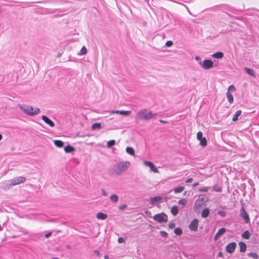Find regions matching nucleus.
<instances>
[{
    "mask_svg": "<svg viewBox=\"0 0 259 259\" xmlns=\"http://www.w3.org/2000/svg\"><path fill=\"white\" fill-rule=\"evenodd\" d=\"M198 191L199 192H207L208 191V189L207 187H204L202 188H199L198 189Z\"/></svg>",
    "mask_w": 259,
    "mask_h": 259,
    "instance_id": "43",
    "label": "nucleus"
},
{
    "mask_svg": "<svg viewBox=\"0 0 259 259\" xmlns=\"http://www.w3.org/2000/svg\"><path fill=\"white\" fill-rule=\"evenodd\" d=\"M218 256H219V257H223V253H222V251H220L218 254Z\"/></svg>",
    "mask_w": 259,
    "mask_h": 259,
    "instance_id": "51",
    "label": "nucleus"
},
{
    "mask_svg": "<svg viewBox=\"0 0 259 259\" xmlns=\"http://www.w3.org/2000/svg\"><path fill=\"white\" fill-rule=\"evenodd\" d=\"M60 56H61V54H58V57H60Z\"/></svg>",
    "mask_w": 259,
    "mask_h": 259,
    "instance_id": "62",
    "label": "nucleus"
},
{
    "mask_svg": "<svg viewBox=\"0 0 259 259\" xmlns=\"http://www.w3.org/2000/svg\"><path fill=\"white\" fill-rule=\"evenodd\" d=\"M95 253L96 254H97V255H99V254H100L99 251L98 250H95Z\"/></svg>",
    "mask_w": 259,
    "mask_h": 259,
    "instance_id": "58",
    "label": "nucleus"
},
{
    "mask_svg": "<svg viewBox=\"0 0 259 259\" xmlns=\"http://www.w3.org/2000/svg\"><path fill=\"white\" fill-rule=\"evenodd\" d=\"M199 185L198 182H196L194 184H193V187H195Z\"/></svg>",
    "mask_w": 259,
    "mask_h": 259,
    "instance_id": "55",
    "label": "nucleus"
},
{
    "mask_svg": "<svg viewBox=\"0 0 259 259\" xmlns=\"http://www.w3.org/2000/svg\"><path fill=\"white\" fill-rule=\"evenodd\" d=\"M210 214V210L208 208H204L201 212V217L203 218H206Z\"/></svg>",
    "mask_w": 259,
    "mask_h": 259,
    "instance_id": "12",
    "label": "nucleus"
},
{
    "mask_svg": "<svg viewBox=\"0 0 259 259\" xmlns=\"http://www.w3.org/2000/svg\"><path fill=\"white\" fill-rule=\"evenodd\" d=\"M92 128L93 130H100L102 128V124L101 123L96 122L92 124Z\"/></svg>",
    "mask_w": 259,
    "mask_h": 259,
    "instance_id": "23",
    "label": "nucleus"
},
{
    "mask_svg": "<svg viewBox=\"0 0 259 259\" xmlns=\"http://www.w3.org/2000/svg\"><path fill=\"white\" fill-rule=\"evenodd\" d=\"M226 229L225 228L222 227V228L218 230L217 233L219 235L221 236L223 235L226 232Z\"/></svg>",
    "mask_w": 259,
    "mask_h": 259,
    "instance_id": "34",
    "label": "nucleus"
},
{
    "mask_svg": "<svg viewBox=\"0 0 259 259\" xmlns=\"http://www.w3.org/2000/svg\"><path fill=\"white\" fill-rule=\"evenodd\" d=\"M146 213L147 215H149V214H151V212H150V211H148V210H147V211H146Z\"/></svg>",
    "mask_w": 259,
    "mask_h": 259,
    "instance_id": "57",
    "label": "nucleus"
},
{
    "mask_svg": "<svg viewBox=\"0 0 259 259\" xmlns=\"http://www.w3.org/2000/svg\"><path fill=\"white\" fill-rule=\"evenodd\" d=\"M87 49L84 46H83L80 50V53H78V55H85L87 54Z\"/></svg>",
    "mask_w": 259,
    "mask_h": 259,
    "instance_id": "35",
    "label": "nucleus"
},
{
    "mask_svg": "<svg viewBox=\"0 0 259 259\" xmlns=\"http://www.w3.org/2000/svg\"><path fill=\"white\" fill-rule=\"evenodd\" d=\"M3 139L2 135L0 134V141Z\"/></svg>",
    "mask_w": 259,
    "mask_h": 259,
    "instance_id": "60",
    "label": "nucleus"
},
{
    "mask_svg": "<svg viewBox=\"0 0 259 259\" xmlns=\"http://www.w3.org/2000/svg\"><path fill=\"white\" fill-rule=\"evenodd\" d=\"M162 199L161 196H155L150 198V203L152 205H154L155 202L159 201Z\"/></svg>",
    "mask_w": 259,
    "mask_h": 259,
    "instance_id": "16",
    "label": "nucleus"
},
{
    "mask_svg": "<svg viewBox=\"0 0 259 259\" xmlns=\"http://www.w3.org/2000/svg\"><path fill=\"white\" fill-rule=\"evenodd\" d=\"M200 141V145L202 147H205L207 145V140L206 138L203 137L199 140Z\"/></svg>",
    "mask_w": 259,
    "mask_h": 259,
    "instance_id": "27",
    "label": "nucleus"
},
{
    "mask_svg": "<svg viewBox=\"0 0 259 259\" xmlns=\"http://www.w3.org/2000/svg\"><path fill=\"white\" fill-rule=\"evenodd\" d=\"M236 90L235 87L233 85H231L229 87L228 89V91H235Z\"/></svg>",
    "mask_w": 259,
    "mask_h": 259,
    "instance_id": "40",
    "label": "nucleus"
},
{
    "mask_svg": "<svg viewBox=\"0 0 259 259\" xmlns=\"http://www.w3.org/2000/svg\"><path fill=\"white\" fill-rule=\"evenodd\" d=\"M52 232H49L48 233H47L46 234H45V237L46 238H48L50 237L52 235Z\"/></svg>",
    "mask_w": 259,
    "mask_h": 259,
    "instance_id": "47",
    "label": "nucleus"
},
{
    "mask_svg": "<svg viewBox=\"0 0 259 259\" xmlns=\"http://www.w3.org/2000/svg\"><path fill=\"white\" fill-rule=\"evenodd\" d=\"M242 111L241 110H237L234 114L233 118V121H236L238 119V117L241 114Z\"/></svg>",
    "mask_w": 259,
    "mask_h": 259,
    "instance_id": "18",
    "label": "nucleus"
},
{
    "mask_svg": "<svg viewBox=\"0 0 259 259\" xmlns=\"http://www.w3.org/2000/svg\"><path fill=\"white\" fill-rule=\"evenodd\" d=\"M64 149L66 153H72L75 150L74 147L70 145H68L65 146Z\"/></svg>",
    "mask_w": 259,
    "mask_h": 259,
    "instance_id": "14",
    "label": "nucleus"
},
{
    "mask_svg": "<svg viewBox=\"0 0 259 259\" xmlns=\"http://www.w3.org/2000/svg\"><path fill=\"white\" fill-rule=\"evenodd\" d=\"M109 258V257L107 255H105L104 256V259H108Z\"/></svg>",
    "mask_w": 259,
    "mask_h": 259,
    "instance_id": "59",
    "label": "nucleus"
},
{
    "mask_svg": "<svg viewBox=\"0 0 259 259\" xmlns=\"http://www.w3.org/2000/svg\"><path fill=\"white\" fill-rule=\"evenodd\" d=\"M241 236L245 239H248L250 238V234L248 230H246L242 234Z\"/></svg>",
    "mask_w": 259,
    "mask_h": 259,
    "instance_id": "24",
    "label": "nucleus"
},
{
    "mask_svg": "<svg viewBox=\"0 0 259 259\" xmlns=\"http://www.w3.org/2000/svg\"><path fill=\"white\" fill-rule=\"evenodd\" d=\"M195 59L196 60H197V61H198V62L201 61V58L199 56H195Z\"/></svg>",
    "mask_w": 259,
    "mask_h": 259,
    "instance_id": "49",
    "label": "nucleus"
},
{
    "mask_svg": "<svg viewBox=\"0 0 259 259\" xmlns=\"http://www.w3.org/2000/svg\"><path fill=\"white\" fill-rule=\"evenodd\" d=\"M118 111V113H117V114H120L121 115H129L130 113H131V111H127V110H126V111H124V110H117Z\"/></svg>",
    "mask_w": 259,
    "mask_h": 259,
    "instance_id": "31",
    "label": "nucleus"
},
{
    "mask_svg": "<svg viewBox=\"0 0 259 259\" xmlns=\"http://www.w3.org/2000/svg\"><path fill=\"white\" fill-rule=\"evenodd\" d=\"M41 119L46 123L49 125L51 127H54L55 126L54 122L50 118H49L47 116L42 115Z\"/></svg>",
    "mask_w": 259,
    "mask_h": 259,
    "instance_id": "11",
    "label": "nucleus"
},
{
    "mask_svg": "<svg viewBox=\"0 0 259 259\" xmlns=\"http://www.w3.org/2000/svg\"><path fill=\"white\" fill-rule=\"evenodd\" d=\"M126 207L127 205L126 204H123L119 207V209L121 210H122L124 209Z\"/></svg>",
    "mask_w": 259,
    "mask_h": 259,
    "instance_id": "44",
    "label": "nucleus"
},
{
    "mask_svg": "<svg viewBox=\"0 0 259 259\" xmlns=\"http://www.w3.org/2000/svg\"><path fill=\"white\" fill-rule=\"evenodd\" d=\"M2 229V228L1 227V225H0V230H1Z\"/></svg>",
    "mask_w": 259,
    "mask_h": 259,
    "instance_id": "63",
    "label": "nucleus"
},
{
    "mask_svg": "<svg viewBox=\"0 0 259 259\" xmlns=\"http://www.w3.org/2000/svg\"><path fill=\"white\" fill-rule=\"evenodd\" d=\"M240 247V251L241 252H245L246 250V244L242 241H240L238 243Z\"/></svg>",
    "mask_w": 259,
    "mask_h": 259,
    "instance_id": "13",
    "label": "nucleus"
},
{
    "mask_svg": "<svg viewBox=\"0 0 259 259\" xmlns=\"http://www.w3.org/2000/svg\"><path fill=\"white\" fill-rule=\"evenodd\" d=\"M130 163L129 161H122L113 166V170L117 175H120L122 172L126 170L129 167Z\"/></svg>",
    "mask_w": 259,
    "mask_h": 259,
    "instance_id": "2",
    "label": "nucleus"
},
{
    "mask_svg": "<svg viewBox=\"0 0 259 259\" xmlns=\"http://www.w3.org/2000/svg\"><path fill=\"white\" fill-rule=\"evenodd\" d=\"M198 220L196 219L193 220L189 225V228L193 231H196L198 229Z\"/></svg>",
    "mask_w": 259,
    "mask_h": 259,
    "instance_id": "9",
    "label": "nucleus"
},
{
    "mask_svg": "<svg viewBox=\"0 0 259 259\" xmlns=\"http://www.w3.org/2000/svg\"><path fill=\"white\" fill-rule=\"evenodd\" d=\"M203 137V134L201 132L199 131L197 133V139L198 140H199L201 138H202Z\"/></svg>",
    "mask_w": 259,
    "mask_h": 259,
    "instance_id": "38",
    "label": "nucleus"
},
{
    "mask_svg": "<svg viewBox=\"0 0 259 259\" xmlns=\"http://www.w3.org/2000/svg\"><path fill=\"white\" fill-rule=\"evenodd\" d=\"M175 226H176L175 223L171 222V223H170L168 224V228L169 229H172V228H174L175 227Z\"/></svg>",
    "mask_w": 259,
    "mask_h": 259,
    "instance_id": "45",
    "label": "nucleus"
},
{
    "mask_svg": "<svg viewBox=\"0 0 259 259\" xmlns=\"http://www.w3.org/2000/svg\"><path fill=\"white\" fill-rule=\"evenodd\" d=\"M186 194H187V191H185L184 193V195H186Z\"/></svg>",
    "mask_w": 259,
    "mask_h": 259,
    "instance_id": "61",
    "label": "nucleus"
},
{
    "mask_svg": "<svg viewBox=\"0 0 259 259\" xmlns=\"http://www.w3.org/2000/svg\"><path fill=\"white\" fill-rule=\"evenodd\" d=\"M198 63L206 70L209 69L213 67V62L210 59H205L203 62L200 61Z\"/></svg>",
    "mask_w": 259,
    "mask_h": 259,
    "instance_id": "5",
    "label": "nucleus"
},
{
    "mask_svg": "<svg viewBox=\"0 0 259 259\" xmlns=\"http://www.w3.org/2000/svg\"><path fill=\"white\" fill-rule=\"evenodd\" d=\"M218 214L222 217H225L227 215V212L224 210H220L218 211Z\"/></svg>",
    "mask_w": 259,
    "mask_h": 259,
    "instance_id": "36",
    "label": "nucleus"
},
{
    "mask_svg": "<svg viewBox=\"0 0 259 259\" xmlns=\"http://www.w3.org/2000/svg\"><path fill=\"white\" fill-rule=\"evenodd\" d=\"M160 236L164 238H167L168 237V233L164 231H160L159 232Z\"/></svg>",
    "mask_w": 259,
    "mask_h": 259,
    "instance_id": "37",
    "label": "nucleus"
},
{
    "mask_svg": "<svg viewBox=\"0 0 259 259\" xmlns=\"http://www.w3.org/2000/svg\"><path fill=\"white\" fill-rule=\"evenodd\" d=\"M102 191V195L104 196H107V193L105 191V190L104 189H102L101 190Z\"/></svg>",
    "mask_w": 259,
    "mask_h": 259,
    "instance_id": "46",
    "label": "nucleus"
},
{
    "mask_svg": "<svg viewBox=\"0 0 259 259\" xmlns=\"http://www.w3.org/2000/svg\"><path fill=\"white\" fill-rule=\"evenodd\" d=\"M144 163L145 165L149 166L150 168V170L155 173L158 172V170L157 167L154 165L153 162L149 161H145Z\"/></svg>",
    "mask_w": 259,
    "mask_h": 259,
    "instance_id": "10",
    "label": "nucleus"
},
{
    "mask_svg": "<svg viewBox=\"0 0 259 259\" xmlns=\"http://www.w3.org/2000/svg\"><path fill=\"white\" fill-rule=\"evenodd\" d=\"M185 188L184 186H179L178 187H176L174 189V192L175 193H179L182 192L184 190Z\"/></svg>",
    "mask_w": 259,
    "mask_h": 259,
    "instance_id": "28",
    "label": "nucleus"
},
{
    "mask_svg": "<svg viewBox=\"0 0 259 259\" xmlns=\"http://www.w3.org/2000/svg\"><path fill=\"white\" fill-rule=\"evenodd\" d=\"M237 246V244L235 242H232L228 244L226 246V251L230 254L233 253Z\"/></svg>",
    "mask_w": 259,
    "mask_h": 259,
    "instance_id": "7",
    "label": "nucleus"
},
{
    "mask_svg": "<svg viewBox=\"0 0 259 259\" xmlns=\"http://www.w3.org/2000/svg\"><path fill=\"white\" fill-rule=\"evenodd\" d=\"M202 203L200 202V201H198V200H197L196 202H195V205L197 206H200L201 205Z\"/></svg>",
    "mask_w": 259,
    "mask_h": 259,
    "instance_id": "50",
    "label": "nucleus"
},
{
    "mask_svg": "<svg viewBox=\"0 0 259 259\" xmlns=\"http://www.w3.org/2000/svg\"><path fill=\"white\" fill-rule=\"evenodd\" d=\"M117 241H118V242L119 243H123V242H124L125 241V239L123 238V237H119L118 238V240Z\"/></svg>",
    "mask_w": 259,
    "mask_h": 259,
    "instance_id": "42",
    "label": "nucleus"
},
{
    "mask_svg": "<svg viewBox=\"0 0 259 259\" xmlns=\"http://www.w3.org/2000/svg\"><path fill=\"white\" fill-rule=\"evenodd\" d=\"M226 96L230 104H232L234 102V98L231 93L230 91H227L226 93Z\"/></svg>",
    "mask_w": 259,
    "mask_h": 259,
    "instance_id": "17",
    "label": "nucleus"
},
{
    "mask_svg": "<svg viewBox=\"0 0 259 259\" xmlns=\"http://www.w3.org/2000/svg\"><path fill=\"white\" fill-rule=\"evenodd\" d=\"M244 70L248 74L252 76H255L254 72L252 69L246 67L244 68Z\"/></svg>",
    "mask_w": 259,
    "mask_h": 259,
    "instance_id": "25",
    "label": "nucleus"
},
{
    "mask_svg": "<svg viewBox=\"0 0 259 259\" xmlns=\"http://www.w3.org/2000/svg\"><path fill=\"white\" fill-rule=\"evenodd\" d=\"M179 204H182L184 206L186 204V200L185 199H182L178 201Z\"/></svg>",
    "mask_w": 259,
    "mask_h": 259,
    "instance_id": "41",
    "label": "nucleus"
},
{
    "mask_svg": "<svg viewBox=\"0 0 259 259\" xmlns=\"http://www.w3.org/2000/svg\"><path fill=\"white\" fill-rule=\"evenodd\" d=\"M248 256L251 257L254 259H258L259 257L258 255L255 252H250L247 254Z\"/></svg>",
    "mask_w": 259,
    "mask_h": 259,
    "instance_id": "29",
    "label": "nucleus"
},
{
    "mask_svg": "<svg viewBox=\"0 0 259 259\" xmlns=\"http://www.w3.org/2000/svg\"><path fill=\"white\" fill-rule=\"evenodd\" d=\"M159 121L160 122H161V123H167V121L164 120H162V119H159Z\"/></svg>",
    "mask_w": 259,
    "mask_h": 259,
    "instance_id": "52",
    "label": "nucleus"
},
{
    "mask_svg": "<svg viewBox=\"0 0 259 259\" xmlns=\"http://www.w3.org/2000/svg\"><path fill=\"white\" fill-rule=\"evenodd\" d=\"M126 152L131 155H135V150L132 147H127L125 149Z\"/></svg>",
    "mask_w": 259,
    "mask_h": 259,
    "instance_id": "22",
    "label": "nucleus"
},
{
    "mask_svg": "<svg viewBox=\"0 0 259 259\" xmlns=\"http://www.w3.org/2000/svg\"><path fill=\"white\" fill-rule=\"evenodd\" d=\"M54 143L56 147H59V148L63 147L64 145V143L63 142H62L61 140H54Z\"/></svg>",
    "mask_w": 259,
    "mask_h": 259,
    "instance_id": "20",
    "label": "nucleus"
},
{
    "mask_svg": "<svg viewBox=\"0 0 259 259\" xmlns=\"http://www.w3.org/2000/svg\"><path fill=\"white\" fill-rule=\"evenodd\" d=\"M240 216L243 219L245 223H249L250 219L248 214L246 211L245 209L242 207L240 210Z\"/></svg>",
    "mask_w": 259,
    "mask_h": 259,
    "instance_id": "8",
    "label": "nucleus"
},
{
    "mask_svg": "<svg viewBox=\"0 0 259 259\" xmlns=\"http://www.w3.org/2000/svg\"><path fill=\"white\" fill-rule=\"evenodd\" d=\"M153 219L159 223H166L168 221V217L165 213L161 212L155 214Z\"/></svg>",
    "mask_w": 259,
    "mask_h": 259,
    "instance_id": "4",
    "label": "nucleus"
},
{
    "mask_svg": "<svg viewBox=\"0 0 259 259\" xmlns=\"http://www.w3.org/2000/svg\"><path fill=\"white\" fill-rule=\"evenodd\" d=\"M174 233L177 235H181L183 233V231L180 228H176L174 230Z\"/></svg>",
    "mask_w": 259,
    "mask_h": 259,
    "instance_id": "32",
    "label": "nucleus"
},
{
    "mask_svg": "<svg viewBox=\"0 0 259 259\" xmlns=\"http://www.w3.org/2000/svg\"><path fill=\"white\" fill-rule=\"evenodd\" d=\"M220 236V235H219L218 234V233H216V234H215V236H214V240H217V239H218Z\"/></svg>",
    "mask_w": 259,
    "mask_h": 259,
    "instance_id": "53",
    "label": "nucleus"
},
{
    "mask_svg": "<svg viewBox=\"0 0 259 259\" xmlns=\"http://www.w3.org/2000/svg\"><path fill=\"white\" fill-rule=\"evenodd\" d=\"M157 115V113H153L148 109H143L137 113L136 118L139 120L148 121L155 118Z\"/></svg>",
    "mask_w": 259,
    "mask_h": 259,
    "instance_id": "1",
    "label": "nucleus"
},
{
    "mask_svg": "<svg viewBox=\"0 0 259 259\" xmlns=\"http://www.w3.org/2000/svg\"><path fill=\"white\" fill-rule=\"evenodd\" d=\"M26 179L23 177H18L11 181V185L15 186L25 182Z\"/></svg>",
    "mask_w": 259,
    "mask_h": 259,
    "instance_id": "6",
    "label": "nucleus"
},
{
    "mask_svg": "<svg viewBox=\"0 0 259 259\" xmlns=\"http://www.w3.org/2000/svg\"><path fill=\"white\" fill-rule=\"evenodd\" d=\"M118 113L117 110H113L111 112V114H115Z\"/></svg>",
    "mask_w": 259,
    "mask_h": 259,
    "instance_id": "54",
    "label": "nucleus"
},
{
    "mask_svg": "<svg viewBox=\"0 0 259 259\" xmlns=\"http://www.w3.org/2000/svg\"><path fill=\"white\" fill-rule=\"evenodd\" d=\"M170 211L173 215L176 216L179 212V209H178V206L177 205H174L171 207Z\"/></svg>",
    "mask_w": 259,
    "mask_h": 259,
    "instance_id": "21",
    "label": "nucleus"
},
{
    "mask_svg": "<svg viewBox=\"0 0 259 259\" xmlns=\"http://www.w3.org/2000/svg\"><path fill=\"white\" fill-rule=\"evenodd\" d=\"M185 7L186 8V9L187 10V11L189 13V14H191L190 11V10L188 8V7H187L186 6H185Z\"/></svg>",
    "mask_w": 259,
    "mask_h": 259,
    "instance_id": "56",
    "label": "nucleus"
},
{
    "mask_svg": "<svg viewBox=\"0 0 259 259\" xmlns=\"http://www.w3.org/2000/svg\"><path fill=\"white\" fill-rule=\"evenodd\" d=\"M212 57L216 59H222L224 57V53L221 52H218L212 54Z\"/></svg>",
    "mask_w": 259,
    "mask_h": 259,
    "instance_id": "19",
    "label": "nucleus"
},
{
    "mask_svg": "<svg viewBox=\"0 0 259 259\" xmlns=\"http://www.w3.org/2000/svg\"><path fill=\"white\" fill-rule=\"evenodd\" d=\"M116 144V142L114 140H111L109 141L107 143V147L108 148H111L112 146H114Z\"/></svg>",
    "mask_w": 259,
    "mask_h": 259,
    "instance_id": "30",
    "label": "nucleus"
},
{
    "mask_svg": "<svg viewBox=\"0 0 259 259\" xmlns=\"http://www.w3.org/2000/svg\"><path fill=\"white\" fill-rule=\"evenodd\" d=\"M110 200L113 203H116L118 200V196L116 194H113L110 197Z\"/></svg>",
    "mask_w": 259,
    "mask_h": 259,
    "instance_id": "26",
    "label": "nucleus"
},
{
    "mask_svg": "<svg viewBox=\"0 0 259 259\" xmlns=\"http://www.w3.org/2000/svg\"><path fill=\"white\" fill-rule=\"evenodd\" d=\"M19 107L24 114L30 116H33L37 115L40 112L39 108H36L34 110L33 108L31 106L19 105Z\"/></svg>",
    "mask_w": 259,
    "mask_h": 259,
    "instance_id": "3",
    "label": "nucleus"
},
{
    "mask_svg": "<svg viewBox=\"0 0 259 259\" xmlns=\"http://www.w3.org/2000/svg\"><path fill=\"white\" fill-rule=\"evenodd\" d=\"M192 181H193V178H190L188 179L185 182H186V183H191Z\"/></svg>",
    "mask_w": 259,
    "mask_h": 259,
    "instance_id": "48",
    "label": "nucleus"
},
{
    "mask_svg": "<svg viewBox=\"0 0 259 259\" xmlns=\"http://www.w3.org/2000/svg\"><path fill=\"white\" fill-rule=\"evenodd\" d=\"M222 188L217 185H214L213 187V190L215 192H220L222 191Z\"/></svg>",
    "mask_w": 259,
    "mask_h": 259,
    "instance_id": "33",
    "label": "nucleus"
},
{
    "mask_svg": "<svg viewBox=\"0 0 259 259\" xmlns=\"http://www.w3.org/2000/svg\"><path fill=\"white\" fill-rule=\"evenodd\" d=\"M97 218L99 220H105L108 218V215L102 212H99L97 214Z\"/></svg>",
    "mask_w": 259,
    "mask_h": 259,
    "instance_id": "15",
    "label": "nucleus"
},
{
    "mask_svg": "<svg viewBox=\"0 0 259 259\" xmlns=\"http://www.w3.org/2000/svg\"><path fill=\"white\" fill-rule=\"evenodd\" d=\"M173 45V42L171 40H167L165 43V46L167 47H170Z\"/></svg>",
    "mask_w": 259,
    "mask_h": 259,
    "instance_id": "39",
    "label": "nucleus"
}]
</instances>
